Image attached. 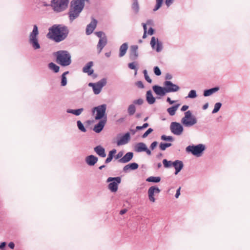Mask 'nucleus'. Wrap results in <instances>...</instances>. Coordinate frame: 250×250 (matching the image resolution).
<instances>
[{"label": "nucleus", "instance_id": "nucleus-1", "mask_svg": "<svg viewBox=\"0 0 250 250\" xmlns=\"http://www.w3.org/2000/svg\"><path fill=\"white\" fill-rule=\"evenodd\" d=\"M89 0H75L71 2V7L69 12V18L73 20L79 15L82 11L85 1L88 2Z\"/></svg>", "mask_w": 250, "mask_h": 250}, {"label": "nucleus", "instance_id": "nucleus-2", "mask_svg": "<svg viewBox=\"0 0 250 250\" xmlns=\"http://www.w3.org/2000/svg\"><path fill=\"white\" fill-rule=\"evenodd\" d=\"M61 25L54 24L52 27L49 28V32L47 34L46 37L47 38L54 41L58 42L62 40V28Z\"/></svg>", "mask_w": 250, "mask_h": 250}, {"label": "nucleus", "instance_id": "nucleus-3", "mask_svg": "<svg viewBox=\"0 0 250 250\" xmlns=\"http://www.w3.org/2000/svg\"><path fill=\"white\" fill-rule=\"evenodd\" d=\"M39 34L38 26L37 25H34L33 30L30 33L29 36V42L34 49H38L41 47L38 42V36Z\"/></svg>", "mask_w": 250, "mask_h": 250}, {"label": "nucleus", "instance_id": "nucleus-4", "mask_svg": "<svg viewBox=\"0 0 250 250\" xmlns=\"http://www.w3.org/2000/svg\"><path fill=\"white\" fill-rule=\"evenodd\" d=\"M181 122L186 126H191L195 125L197 121L191 112L188 111L185 113V116L182 118Z\"/></svg>", "mask_w": 250, "mask_h": 250}, {"label": "nucleus", "instance_id": "nucleus-5", "mask_svg": "<svg viewBox=\"0 0 250 250\" xmlns=\"http://www.w3.org/2000/svg\"><path fill=\"white\" fill-rule=\"evenodd\" d=\"M106 105L105 104L95 107L92 109L93 114H95V120H100L105 116Z\"/></svg>", "mask_w": 250, "mask_h": 250}, {"label": "nucleus", "instance_id": "nucleus-6", "mask_svg": "<svg viewBox=\"0 0 250 250\" xmlns=\"http://www.w3.org/2000/svg\"><path fill=\"white\" fill-rule=\"evenodd\" d=\"M107 182H110L108 186L109 189L112 192H115L118 190V184L121 182V178L120 177H109L107 179Z\"/></svg>", "mask_w": 250, "mask_h": 250}, {"label": "nucleus", "instance_id": "nucleus-7", "mask_svg": "<svg viewBox=\"0 0 250 250\" xmlns=\"http://www.w3.org/2000/svg\"><path fill=\"white\" fill-rule=\"evenodd\" d=\"M205 147L203 145L200 144L197 146H189L186 148L188 152H191L193 155L199 156L200 154L205 150Z\"/></svg>", "mask_w": 250, "mask_h": 250}, {"label": "nucleus", "instance_id": "nucleus-8", "mask_svg": "<svg viewBox=\"0 0 250 250\" xmlns=\"http://www.w3.org/2000/svg\"><path fill=\"white\" fill-rule=\"evenodd\" d=\"M106 83V80L103 79L96 83H89L88 85L92 87L94 93L95 94H98L100 93L103 87L105 85Z\"/></svg>", "mask_w": 250, "mask_h": 250}, {"label": "nucleus", "instance_id": "nucleus-9", "mask_svg": "<svg viewBox=\"0 0 250 250\" xmlns=\"http://www.w3.org/2000/svg\"><path fill=\"white\" fill-rule=\"evenodd\" d=\"M49 5L55 12L59 13L62 11V0H52Z\"/></svg>", "mask_w": 250, "mask_h": 250}, {"label": "nucleus", "instance_id": "nucleus-10", "mask_svg": "<svg viewBox=\"0 0 250 250\" xmlns=\"http://www.w3.org/2000/svg\"><path fill=\"white\" fill-rule=\"evenodd\" d=\"M170 130L173 134L179 135L182 133L183 128L179 123L172 122L170 125Z\"/></svg>", "mask_w": 250, "mask_h": 250}, {"label": "nucleus", "instance_id": "nucleus-11", "mask_svg": "<svg viewBox=\"0 0 250 250\" xmlns=\"http://www.w3.org/2000/svg\"><path fill=\"white\" fill-rule=\"evenodd\" d=\"M150 45L153 49H155L157 52H160L162 50L163 46L162 42H159L157 39H156L155 37H153L151 38L150 41Z\"/></svg>", "mask_w": 250, "mask_h": 250}, {"label": "nucleus", "instance_id": "nucleus-12", "mask_svg": "<svg viewBox=\"0 0 250 250\" xmlns=\"http://www.w3.org/2000/svg\"><path fill=\"white\" fill-rule=\"evenodd\" d=\"M164 85L166 88V92L167 93L171 92H176L179 90V87L170 81H166L164 83Z\"/></svg>", "mask_w": 250, "mask_h": 250}, {"label": "nucleus", "instance_id": "nucleus-13", "mask_svg": "<svg viewBox=\"0 0 250 250\" xmlns=\"http://www.w3.org/2000/svg\"><path fill=\"white\" fill-rule=\"evenodd\" d=\"M160 192V190L157 187L152 186L149 188L148 190V198L149 200L152 202H154L155 201V199L154 197V194H158Z\"/></svg>", "mask_w": 250, "mask_h": 250}, {"label": "nucleus", "instance_id": "nucleus-14", "mask_svg": "<svg viewBox=\"0 0 250 250\" xmlns=\"http://www.w3.org/2000/svg\"><path fill=\"white\" fill-rule=\"evenodd\" d=\"M97 24V21L95 19H93L91 22L86 27V33L87 35H90L93 32L96 27Z\"/></svg>", "mask_w": 250, "mask_h": 250}, {"label": "nucleus", "instance_id": "nucleus-15", "mask_svg": "<svg viewBox=\"0 0 250 250\" xmlns=\"http://www.w3.org/2000/svg\"><path fill=\"white\" fill-rule=\"evenodd\" d=\"M106 122V117L101 120L99 123L96 125L93 128V130L96 133L100 132L103 129Z\"/></svg>", "mask_w": 250, "mask_h": 250}, {"label": "nucleus", "instance_id": "nucleus-16", "mask_svg": "<svg viewBox=\"0 0 250 250\" xmlns=\"http://www.w3.org/2000/svg\"><path fill=\"white\" fill-rule=\"evenodd\" d=\"M153 89L154 92L158 95L164 96L166 93V87H162L158 85H154L153 86Z\"/></svg>", "mask_w": 250, "mask_h": 250}, {"label": "nucleus", "instance_id": "nucleus-17", "mask_svg": "<svg viewBox=\"0 0 250 250\" xmlns=\"http://www.w3.org/2000/svg\"><path fill=\"white\" fill-rule=\"evenodd\" d=\"M107 44V38L104 37L102 39H100L97 45V48L98 50V53H100L103 48Z\"/></svg>", "mask_w": 250, "mask_h": 250}, {"label": "nucleus", "instance_id": "nucleus-18", "mask_svg": "<svg viewBox=\"0 0 250 250\" xmlns=\"http://www.w3.org/2000/svg\"><path fill=\"white\" fill-rule=\"evenodd\" d=\"M130 140V134L128 132L126 133L121 138L117 141V145L121 146L126 144Z\"/></svg>", "mask_w": 250, "mask_h": 250}, {"label": "nucleus", "instance_id": "nucleus-19", "mask_svg": "<svg viewBox=\"0 0 250 250\" xmlns=\"http://www.w3.org/2000/svg\"><path fill=\"white\" fill-rule=\"evenodd\" d=\"M53 55V56L56 57V62L62 66V50L54 52Z\"/></svg>", "mask_w": 250, "mask_h": 250}, {"label": "nucleus", "instance_id": "nucleus-20", "mask_svg": "<svg viewBox=\"0 0 250 250\" xmlns=\"http://www.w3.org/2000/svg\"><path fill=\"white\" fill-rule=\"evenodd\" d=\"M172 166L175 169V174L177 175L183 168V162L179 160H176L173 162Z\"/></svg>", "mask_w": 250, "mask_h": 250}, {"label": "nucleus", "instance_id": "nucleus-21", "mask_svg": "<svg viewBox=\"0 0 250 250\" xmlns=\"http://www.w3.org/2000/svg\"><path fill=\"white\" fill-rule=\"evenodd\" d=\"M138 46L137 45H132L130 47V58L131 60L136 59L138 56Z\"/></svg>", "mask_w": 250, "mask_h": 250}, {"label": "nucleus", "instance_id": "nucleus-22", "mask_svg": "<svg viewBox=\"0 0 250 250\" xmlns=\"http://www.w3.org/2000/svg\"><path fill=\"white\" fill-rule=\"evenodd\" d=\"M71 62L70 55L65 51H63V66L69 65Z\"/></svg>", "mask_w": 250, "mask_h": 250}, {"label": "nucleus", "instance_id": "nucleus-23", "mask_svg": "<svg viewBox=\"0 0 250 250\" xmlns=\"http://www.w3.org/2000/svg\"><path fill=\"white\" fill-rule=\"evenodd\" d=\"M93 65V62H89L83 68V72L86 73L88 75H91L93 73V70L91 69Z\"/></svg>", "mask_w": 250, "mask_h": 250}, {"label": "nucleus", "instance_id": "nucleus-24", "mask_svg": "<svg viewBox=\"0 0 250 250\" xmlns=\"http://www.w3.org/2000/svg\"><path fill=\"white\" fill-rule=\"evenodd\" d=\"M133 156V154L132 152H127L123 158L120 159L119 161L123 163H127L132 159Z\"/></svg>", "mask_w": 250, "mask_h": 250}, {"label": "nucleus", "instance_id": "nucleus-25", "mask_svg": "<svg viewBox=\"0 0 250 250\" xmlns=\"http://www.w3.org/2000/svg\"><path fill=\"white\" fill-rule=\"evenodd\" d=\"M98 161V158L93 156L90 155L86 158V162L88 165L89 166H93Z\"/></svg>", "mask_w": 250, "mask_h": 250}, {"label": "nucleus", "instance_id": "nucleus-26", "mask_svg": "<svg viewBox=\"0 0 250 250\" xmlns=\"http://www.w3.org/2000/svg\"><path fill=\"white\" fill-rule=\"evenodd\" d=\"M95 151L100 156L102 157H105L106 156V154L105 153L104 149L100 146H98L94 148Z\"/></svg>", "mask_w": 250, "mask_h": 250}, {"label": "nucleus", "instance_id": "nucleus-27", "mask_svg": "<svg viewBox=\"0 0 250 250\" xmlns=\"http://www.w3.org/2000/svg\"><path fill=\"white\" fill-rule=\"evenodd\" d=\"M128 48V45L126 43H123L120 47V53H119V56L120 57H122L124 56L127 51V49Z\"/></svg>", "mask_w": 250, "mask_h": 250}, {"label": "nucleus", "instance_id": "nucleus-28", "mask_svg": "<svg viewBox=\"0 0 250 250\" xmlns=\"http://www.w3.org/2000/svg\"><path fill=\"white\" fill-rule=\"evenodd\" d=\"M146 146L144 143H138L135 146V150L137 152L144 151L146 149Z\"/></svg>", "mask_w": 250, "mask_h": 250}, {"label": "nucleus", "instance_id": "nucleus-29", "mask_svg": "<svg viewBox=\"0 0 250 250\" xmlns=\"http://www.w3.org/2000/svg\"><path fill=\"white\" fill-rule=\"evenodd\" d=\"M146 101L149 104H153L155 102V98L153 96L150 90L146 92Z\"/></svg>", "mask_w": 250, "mask_h": 250}, {"label": "nucleus", "instance_id": "nucleus-30", "mask_svg": "<svg viewBox=\"0 0 250 250\" xmlns=\"http://www.w3.org/2000/svg\"><path fill=\"white\" fill-rule=\"evenodd\" d=\"M48 68L54 73H58L60 70V67L51 62L48 64Z\"/></svg>", "mask_w": 250, "mask_h": 250}, {"label": "nucleus", "instance_id": "nucleus-31", "mask_svg": "<svg viewBox=\"0 0 250 250\" xmlns=\"http://www.w3.org/2000/svg\"><path fill=\"white\" fill-rule=\"evenodd\" d=\"M180 104H177L174 106L169 107L167 108V111L169 114L170 115L173 116L175 115L176 111L177 110Z\"/></svg>", "mask_w": 250, "mask_h": 250}, {"label": "nucleus", "instance_id": "nucleus-32", "mask_svg": "<svg viewBox=\"0 0 250 250\" xmlns=\"http://www.w3.org/2000/svg\"><path fill=\"white\" fill-rule=\"evenodd\" d=\"M219 90L218 87H214L208 90H206L204 92V96L205 97L208 96L212 94L213 93Z\"/></svg>", "mask_w": 250, "mask_h": 250}, {"label": "nucleus", "instance_id": "nucleus-33", "mask_svg": "<svg viewBox=\"0 0 250 250\" xmlns=\"http://www.w3.org/2000/svg\"><path fill=\"white\" fill-rule=\"evenodd\" d=\"M83 111V108H81L76 110L73 109H68L67 112L68 113L73 114L76 116L80 115Z\"/></svg>", "mask_w": 250, "mask_h": 250}, {"label": "nucleus", "instance_id": "nucleus-34", "mask_svg": "<svg viewBox=\"0 0 250 250\" xmlns=\"http://www.w3.org/2000/svg\"><path fill=\"white\" fill-rule=\"evenodd\" d=\"M127 111L129 115H132L135 113L136 111V107L134 104H131L128 106Z\"/></svg>", "mask_w": 250, "mask_h": 250}, {"label": "nucleus", "instance_id": "nucleus-35", "mask_svg": "<svg viewBox=\"0 0 250 250\" xmlns=\"http://www.w3.org/2000/svg\"><path fill=\"white\" fill-rule=\"evenodd\" d=\"M116 153V149H113L111 151H110L109 153L108 157L106 158L105 160L106 163H108L110 162L113 158V156Z\"/></svg>", "mask_w": 250, "mask_h": 250}, {"label": "nucleus", "instance_id": "nucleus-36", "mask_svg": "<svg viewBox=\"0 0 250 250\" xmlns=\"http://www.w3.org/2000/svg\"><path fill=\"white\" fill-rule=\"evenodd\" d=\"M161 181L160 177L150 176L146 179V181L149 182L158 183Z\"/></svg>", "mask_w": 250, "mask_h": 250}, {"label": "nucleus", "instance_id": "nucleus-37", "mask_svg": "<svg viewBox=\"0 0 250 250\" xmlns=\"http://www.w3.org/2000/svg\"><path fill=\"white\" fill-rule=\"evenodd\" d=\"M173 162L171 161H167V159H164L163 164L166 168H168L172 166Z\"/></svg>", "mask_w": 250, "mask_h": 250}, {"label": "nucleus", "instance_id": "nucleus-38", "mask_svg": "<svg viewBox=\"0 0 250 250\" xmlns=\"http://www.w3.org/2000/svg\"><path fill=\"white\" fill-rule=\"evenodd\" d=\"M171 146V143H161L159 146L161 150H165L167 147Z\"/></svg>", "mask_w": 250, "mask_h": 250}, {"label": "nucleus", "instance_id": "nucleus-39", "mask_svg": "<svg viewBox=\"0 0 250 250\" xmlns=\"http://www.w3.org/2000/svg\"><path fill=\"white\" fill-rule=\"evenodd\" d=\"M221 105L222 104L220 103H216L214 105V108L212 112V113H215L217 112L219 110Z\"/></svg>", "mask_w": 250, "mask_h": 250}, {"label": "nucleus", "instance_id": "nucleus-40", "mask_svg": "<svg viewBox=\"0 0 250 250\" xmlns=\"http://www.w3.org/2000/svg\"><path fill=\"white\" fill-rule=\"evenodd\" d=\"M156 4L155 7V8L153 9L154 11H157L158 9H159L162 4L163 0H156Z\"/></svg>", "mask_w": 250, "mask_h": 250}, {"label": "nucleus", "instance_id": "nucleus-41", "mask_svg": "<svg viewBox=\"0 0 250 250\" xmlns=\"http://www.w3.org/2000/svg\"><path fill=\"white\" fill-rule=\"evenodd\" d=\"M77 125H78L79 129L80 130H81L82 131L84 132H85L86 131L85 128H84L83 124L80 121H77Z\"/></svg>", "mask_w": 250, "mask_h": 250}, {"label": "nucleus", "instance_id": "nucleus-42", "mask_svg": "<svg viewBox=\"0 0 250 250\" xmlns=\"http://www.w3.org/2000/svg\"><path fill=\"white\" fill-rule=\"evenodd\" d=\"M197 97L195 90H191L188 93V97L190 98H194Z\"/></svg>", "mask_w": 250, "mask_h": 250}, {"label": "nucleus", "instance_id": "nucleus-43", "mask_svg": "<svg viewBox=\"0 0 250 250\" xmlns=\"http://www.w3.org/2000/svg\"><path fill=\"white\" fill-rule=\"evenodd\" d=\"M128 165L131 170H135L138 167V165L135 163L129 164Z\"/></svg>", "mask_w": 250, "mask_h": 250}, {"label": "nucleus", "instance_id": "nucleus-44", "mask_svg": "<svg viewBox=\"0 0 250 250\" xmlns=\"http://www.w3.org/2000/svg\"><path fill=\"white\" fill-rule=\"evenodd\" d=\"M144 76H145V78L146 79V80L149 83H152V80L151 79L149 78V77L148 76V75H147V71L146 70H145L144 71Z\"/></svg>", "mask_w": 250, "mask_h": 250}, {"label": "nucleus", "instance_id": "nucleus-45", "mask_svg": "<svg viewBox=\"0 0 250 250\" xmlns=\"http://www.w3.org/2000/svg\"><path fill=\"white\" fill-rule=\"evenodd\" d=\"M161 139L164 141H172L173 138L171 136H167L163 135L161 136Z\"/></svg>", "mask_w": 250, "mask_h": 250}, {"label": "nucleus", "instance_id": "nucleus-46", "mask_svg": "<svg viewBox=\"0 0 250 250\" xmlns=\"http://www.w3.org/2000/svg\"><path fill=\"white\" fill-rule=\"evenodd\" d=\"M95 34L98 37L100 38V39H102L104 37H106L105 34L102 31L96 32Z\"/></svg>", "mask_w": 250, "mask_h": 250}, {"label": "nucleus", "instance_id": "nucleus-47", "mask_svg": "<svg viewBox=\"0 0 250 250\" xmlns=\"http://www.w3.org/2000/svg\"><path fill=\"white\" fill-rule=\"evenodd\" d=\"M136 65L137 63L136 62H133L128 64V67L131 69L136 70L137 71Z\"/></svg>", "mask_w": 250, "mask_h": 250}, {"label": "nucleus", "instance_id": "nucleus-48", "mask_svg": "<svg viewBox=\"0 0 250 250\" xmlns=\"http://www.w3.org/2000/svg\"><path fill=\"white\" fill-rule=\"evenodd\" d=\"M154 72L157 76H160L161 74V71L158 66L154 67Z\"/></svg>", "mask_w": 250, "mask_h": 250}, {"label": "nucleus", "instance_id": "nucleus-49", "mask_svg": "<svg viewBox=\"0 0 250 250\" xmlns=\"http://www.w3.org/2000/svg\"><path fill=\"white\" fill-rule=\"evenodd\" d=\"M152 131H153V129L151 128H149V129H148V130L146 132H145L144 133V134L142 136V137L143 138H146L148 135V134L151 133Z\"/></svg>", "mask_w": 250, "mask_h": 250}, {"label": "nucleus", "instance_id": "nucleus-50", "mask_svg": "<svg viewBox=\"0 0 250 250\" xmlns=\"http://www.w3.org/2000/svg\"><path fill=\"white\" fill-rule=\"evenodd\" d=\"M132 8L136 12H137L139 10V5L137 1L134 2L132 4Z\"/></svg>", "mask_w": 250, "mask_h": 250}, {"label": "nucleus", "instance_id": "nucleus-51", "mask_svg": "<svg viewBox=\"0 0 250 250\" xmlns=\"http://www.w3.org/2000/svg\"><path fill=\"white\" fill-rule=\"evenodd\" d=\"M144 100L142 99H139L133 101V104L138 105H141L143 104Z\"/></svg>", "mask_w": 250, "mask_h": 250}, {"label": "nucleus", "instance_id": "nucleus-52", "mask_svg": "<svg viewBox=\"0 0 250 250\" xmlns=\"http://www.w3.org/2000/svg\"><path fill=\"white\" fill-rule=\"evenodd\" d=\"M136 85L140 88H144V84L141 81H138L135 83Z\"/></svg>", "mask_w": 250, "mask_h": 250}, {"label": "nucleus", "instance_id": "nucleus-53", "mask_svg": "<svg viewBox=\"0 0 250 250\" xmlns=\"http://www.w3.org/2000/svg\"><path fill=\"white\" fill-rule=\"evenodd\" d=\"M68 30L66 27L63 26V39L67 36Z\"/></svg>", "mask_w": 250, "mask_h": 250}, {"label": "nucleus", "instance_id": "nucleus-54", "mask_svg": "<svg viewBox=\"0 0 250 250\" xmlns=\"http://www.w3.org/2000/svg\"><path fill=\"white\" fill-rule=\"evenodd\" d=\"M157 145V142L155 141L151 144L150 148H151V149L153 150L156 147Z\"/></svg>", "mask_w": 250, "mask_h": 250}, {"label": "nucleus", "instance_id": "nucleus-55", "mask_svg": "<svg viewBox=\"0 0 250 250\" xmlns=\"http://www.w3.org/2000/svg\"><path fill=\"white\" fill-rule=\"evenodd\" d=\"M174 0H166V4L167 7H169Z\"/></svg>", "mask_w": 250, "mask_h": 250}, {"label": "nucleus", "instance_id": "nucleus-56", "mask_svg": "<svg viewBox=\"0 0 250 250\" xmlns=\"http://www.w3.org/2000/svg\"><path fill=\"white\" fill-rule=\"evenodd\" d=\"M180 190H181V187H179V188L177 190V191H176V193L175 194V197L176 198H178L180 195Z\"/></svg>", "mask_w": 250, "mask_h": 250}, {"label": "nucleus", "instance_id": "nucleus-57", "mask_svg": "<svg viewBox=\"0 0 250 250\" xmlns=\"http://www.w3.org/2000/svg\"><path fill=\"white\" fill-rule=\"evenodd\" d=\"M69 0H63V8L68 6Z\"/></svg>", "mask_w": 250, "mask_h": 250}, {"label": "nucleus", "instance_id": "nucleus-58", "mask_svg": "<svg viewBox=\"0 0 250 250\" xmlns=\"http://www.w3.org/2000/svg\"><path fill=\"white\" fill-rule=\"evenodd\" d=\"M154 33V30L152 28H150L148 31V34L150 35H153Z\"/></svg>", "mask_w": 250, "mask_h": 250}, {"label": "nucleus", "instance_id": "nucleus-59", "mask_svg": "<svg viewBox=\"0 0 250 250\" xmlns=\"http://www.w3.org/2000/svg\"><path fill=\"white\" fill-rule=\"evenodd\" d=\"M129 170H130V168H129V167H128V165L125 166L123 168L124 171H125V172H127Z\"/></svg>", "mask_w": 250, "mask_h": 250}, {"label": "nucleus", "instance_id": "nucleus-60", "mask_svg": "<svg viewBox=\"0 0 250 250\" xmlns=\"http://www.w3.org/2000/svg\"><path fill=\"white\" fill-rule=\"evenodd\" d=\"M8 247L11 249H13L15 247V244L13 242H10L9 244H8Z\"/></svg>", "mask_w": 250, "mask_h": 250}, {"label": "nucleus", "instance_id": "nucleus-61", "mask_svg": "<svg viewBox=\"0 0 250 250\" xmlns=\"http://www.w3.org/2000/svg\"><path fill=\"white\" fill-rule=\"evenodd\" d=\"M188 108V106L187 105H184L182 106V107L181 108V110L182 111H186Z\"/></svg>", "mask_w": 250, "mask_h": 250}, {"label": "nucleus", "instance_id": "nucleus-62", "mask_svg": "<svg viewBox=\"0 0 250 250\" xmlns=\"http://www.w3.org/2000/svg\"><path fill=\"white\" fill-rule=\"evenodd\" d=\"M126 212H127V209H122L120 211V214L121 215H123V214L125 213Z\"/></svg>", "mask_w": 250, "mask_h": 250}, {"label": "nucleus", "instance_id": "nucleus-63", "mask_svg": "<svg viewBox=\"0 0 250 250\" xmlns=\"http://www.w3.org/2000/svg\"><path fill=\"white\" fill-rule=\"evenodd\" d=\"M167 102H168L170 104H173V103L175 102V101H171V99H170V98H169V97H168V98H167Z\"/></svg>", "mask_w": 250, "mask_h": 250}, {"label": "nucleus", "instance_id": "nucleus-64", "mask_svg": "<svg viewBox=\"0 0 250 250\" xmlns=\"http://www.w3.org/2000/svg\"><path fill=\"white\" fill-rule=\"evenodd\" d=\"M172 78V76L170 75V74H167L166 76V79L167 80H170Z\"/></svg>", "mask_w": 250, "mask_h": 250}]
</instances>
